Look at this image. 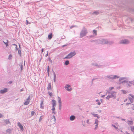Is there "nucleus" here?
<instances>
[{
	"label": "nucleus",
	"mask_w": 134,
	"mask_h": 134,
	"mask_svg": "<svg viewBox=\"0 0 134 134\" xmlns=\"http://www.w3.org/2000/svg\"><path fill=\"white\" fill-rule=\"evenodd\" d=\"M88 33L87 30L85 27H83L81 31L80 34V38H82L84 36L86 35V34Z\"/></svg>",
	"instance_id": "obj_1"
},
{
	"label": "nucleus",
	"mask_w": 134,
	"mask_h": 134,
	"mask_svg": "<svg viewBox=\"0 0 134 134\" xmlns=\"http://www.w3.org/2000/svg\"><path fill=\"white\" fill-rule=\"evenodd\" d=\"M76 54L75 52H71L68 54L66 57L64 58V59H69Z\"/></svg>",
	"instance_id": "obj_2"
},
{
	"label": "nucleus",
	"mask_w": 134,
	"mask_h": 134,
	"mask_svg": "<svg viewBox=\"0 0 134 134\" xmlns=\"http://www.w3.org/2000/svg\"><path fill=\"white\" fill-rule=\"evenodd\" d=\"M107 39H102L98 40V44H108Z\"/></svg>",
	"instance_id": "obj_3"
},
{
	"label": "nucleus",
	"mask_w": 134,
	"mask_h": 134,
	"mask_svg": "<svg viewBox=\"0 0 134 134\" xmlns=\"http://www.w3.org/2000/svg\"><path fill=\"white\" fill-rule=\"evenodd\" d=\"M106 77L108 78L109 79H111V80H113L116 78H120L119 76H118L116 75H114L113 77V76L112 75H110V76H105Z\"/></svg>",
	"instance_id": "obj_4"
},
{
	"label": "nucleus",
	"mask_w": 134,
	"mask_h": 134,
	"mask_svg": "<svg viewBox=\"0 0 134 134\" xmlns=\"http://www.w3.org/2000/svg\"><path fill=\"white\" fill-rule=\"evenodd\" d=\"M129 41L126 39L121 40L119 42L120 44H129Z\"/></svg>",
	"instance_id": "obj_5"
},
{
	"label": "nucleus",
	"mask_w": 134,
	"mask_h": 134,
	"mask_svg": "<svg viewBox=\"0 0 134 134\" xmlns=\"http://www.w3.org/2000/svg\"><path fill=\"white\" fill-rule=\"evenodd\" d=\"M71 87V86L69 85V84H66V86L64 87V88L65 89L68 91H71L72 90V88H69V87Z\"/></svg>",
	"instance_id": "obj_6"
},
{
	"label": "nucleus",
	"mask_w": 134,
	"mask_h": 134,
	"mask_svg": "<svg viewBox=\"0 0 134 134\" xmlns=\"http://www.w3.org/2000/svg\"><path fill=\"white\" fill-rule=\"evenodd\" d=\"M8 89L7 88H5L4 89L1 90L0 91V93L1 94H4L8 91Z\"/></svg>",
	"instance_id": "obj_7"
},
{
	"label": "nucleus",
	"mask_w": 134,
	"mask_h": 134,
	"mask_svg": "<svg viewBox=\"0 0 134 134\" xmlns=\"http://www.w3.org/2000/svg\"><path fill=\"white\" fill-rule=\"evenodd\" d=\"M116 93V92H115V91H112L110 93H111V94L109 95L111 97H114V99L116 98V96H115L114 94V93Z\"/></svg>",
	"instance_id": "obj_8"
},
{
	"label": "nucleus",
	"mask_w": 134,
	"mask_h": 134,
	"mask_svg": "<svg viewBox=\"0 0 134 134\" xmlns=\"http://www.w3.org/2000/svg\"><path fill=\"white\" fill-rule=\"evenodd\" d=\"M18 125L19 127L20 128L21 130H24L23 127L20 122H18Z\"/></svg>",
	"instance_id": "obj_9"
},
{
	"label": "nucleus",
	"mask_w": 134,
	"mask_h": 134,
	"mask_svg": "<svg viewBox=\"0 0 134 134\" xmlns=\"http://www.w3.org/2000/svg\"><path fill=\"white\" fill-rule=\"evenodd\" d=\"M43 99L41 100V103L40 104V108H41L43 109L44 108V107L43 105Z\"/></svg>",
	"instance_id": "obj_10"
},
{
	"label": "nucleus",
	"mask_w": 134,
	"mask_h": 134,
	"mask_svg": "<svg viewBox=\"0 0 134 134\" xmlns=\"http://www.w3.org/2000/svg\"><path fill=\"white\" fill-rule=\"evenodd\" d=\"M53 37V34L52 33H50L48 35V38L49 40H51Z\"/></svg>",
	"instance_id": "obj_11"
},
{
	"label": "nucleus",
	"mask_w": 134,
	"mask_h": 134,
	"mask_svg": "<svg viewBox=\"0 0 134 134\" xmlns=\"http://www.w3.org/2000/svg\"><path fill=\"white\" fill-rule=\"evenodd\" d=\"M75 119V117L74 115H71L70 117V119L71 121H73Z\"/></svg>",
	"instance_id": "obj_12"
},
{
	"label": "nucleus",
	"mask_w": 134,
	"mask_h": 134,
	"mask_svg": "<svg viewBox=\"0 0 134 134\" xmlns=\"http://www.w3.org/2000/svg\"><path fill=\"white\" fill-rule=\"evenodd\" d=\"M52 71L53 74L54 75V78H53V80H54V82H55L56 81V74L54 72V71L53 70H52Z\"/></svg>",
	"instance_id": "obj_13"
},
{
	"label": "nucleus",
	"mask_w": 134,
	"mask_h": 134,
	"mask_svg": "<svg viewBox=\"0 0 134 134\" xmlns=\"http://www.w3.org/2000/svg\"><path fill=\"white\" fill-rule=\"evenodd\" d=\"M52 106H55L56 105V102L55 100L53 99L52 100Z\"/></svg>",
	"instance_id": "obj_14"
},
{
	"label": "nucleus",
	"mask_w": 134,
	"mask_h": 134,
	"mask_svg": "<svg viewBox=\"0 0 134 134\" xmlns=\"http://www.w3.org/2000/svg\"><path fill=\"white\" fill-rule=\"evenodd\" d=\"M12 130L11 129H8L6 130V132L7 133H8L9 134H10L11 133V131H12Z\"/></svg>",
	"instance_id": "obj_15"
},
{
	"label": "nucleus",
	"mask_w": 134,
	"mask_h": 134,
	"mask_svg": "<svg viewBox=\"0 0 134 134\" xmlns=\"http://www.w3.org/2000/svg\"><path fill=\"white\" fill-rule=\"evenodd\" d=\"M93 65H94L96 66H98L99 68H100V66H102L101 65H99L98 64L96 63H94L92 64Z\"/></svg>",
	"instance_id": "obj_16"
},
{
	"label": "nucleus",
	"mask_w": 134,
	"mask_h": 134,
	"mask_svg": "<svg viewBox=\"0 0 134 134\" xmlns=\"http://www.w3.org/2000/svg\"><path fill=\"white\" fill-rule=\"evenodd\" d=\"M69 60H66L64 63V64L65 65H67L69 64Z\"/></svg>",
	"instance_id": "obj_17"
},
{
	"label": "nucleus",
	"mask_w": 134,
	"mask_h": 134,
	"mask_svg": "<svg viewBox=\"0 0 134 134\" xmlns=\"http://www.w3.org/2000/svg\"><path fill=\"white\" fill-rule=\"evenodd\" d=\"M49 72H50V68L49 66H48L47 67V72L48 73V76H49Z\"/></svg>",
	"instance_id": "obj_18"
},
{
	"label": "nucleus",
	"mask_w": 134,
	"mask_h": 134,
	"mask_svg": "<svg viewBox=\"0 0 134 134\" xmlns=\"http://www.w3.org/2000/svg\"><path fill=\"white\" fill-rule=\"evenodd\" d=\"M51 89V83H49L48 84V86L47 87L48 90H49Z\"/></svg>",
	"instance_id": "obj_19"
},
{
	"label": "nucleus",
	"mask_w": 134,
	"mask_h": 134,
	"mask_svg": "<svg viewBox=\"0 0 134 134\" xmlns=\"http://www.w3.org/2000/svg\"><path fill=\"white\" fill-rule=\"evenodd\" d=\"M108 44H109L110 45L114 43L113 41H108L107 40Z\"/></svg>",
	"instance_id": "obj_20"
},
{
	"label": "nucleus",
	"mask_w": 134,
	"mask_h": 134,
	"mask_svg": "<svg viewBox=\"0 0 134 134\" xmlns=\"http://www.w3.org/2000/svg\"><path fill=\"white\" fill-rule=\"evenodd\" d=\"M93 34L95 36H96L97 35V30H93Z\"/></svg>",
	"instance_id": "obj_21"
},
{
	"label": "nucleus",
	"mask_w": 134,
	"mask_h": 134,
	"mask_svg": "<svg viewBox=\"0 0 134 134\" xmlns=\"http://www.w3.org/2000/svg\"><path fill=\"white\" fill-rule=\"evenodd\" d=\"M58 103L59 104H62L61 100L60 98L59 97H58Z\"/></svg>",
	"instance_id": "obj_22"
},
{
	"label": "nucleus",
	"mask_w": 134,
	"mask_h": 134,
	"mask_svg": "<svg viewBox=\"0 0 134 134\" xmlns=\"http://www.w3.org/2000/svg\"><path fill=\"white\" fill-rule=\"evenodd\" d=\"M30 101L26 100L24 103L25 105H27L29 104Z\"/></svg>",
	"instance_id": "obj_23"
},
{
	"label": "nucleus",
	"mask_w": 134,
	"mask_h": 134,
	"mask_svg": "<svg viewBox=\"0 0 134 134\" xmlns=\"http://www.w3.org/2000/svg\"><path fill=\"white\" fill-rule=\"evenodd\" d=\"M5 122L6 123V124L7 125L10 123V122L8 120H5Z\"/></svg>",
	"instance_id": "obj_24"
},
{
	"label": "nucleus",
	"mask_w": 134,
	"mask_h": 134,
	"mask_svg": "<svg viewBox=\"0 0 134 134\" xmlns=\"http://www.w3.org/2000/svg\"><path fill=\"white\" fill-rule=\"evenodd\" d=\"M91 42H96V43L98 44V40H91Z\"/></svg>",
	"instance_id": "obj_25"
},
{
	"label": "nucleus",
	"mask_w": 134,
	"mask_h": 134,
	"mask_svg": "<svg viewBox=\"0 0 134 134\" xmlns=\"http://www.w3.org/2000/svg\"><path fill=\"white\" fill-rule=\"evenodd\" d=\"M18 54L20 56H21V51L20 49H19L18 50Z\"/></svg>",
	"instance_id": "obj_26"
},
{
	"label": "nucleus",
	"mask_w": 134,
	"mask_h": 134,
	"mask_svg": "<svg viewBox=\"0 0 134 134\" xmlns=\"http://www.w3.org/2000/svg\"><path fill=\"white\" fill-rule=\"evenodd\" d=\"M99 14V12L98 11H94L93 13V14H94L96 15H98Z\"/></svg>",
	"instance_id": "obj_27"
},
{
	"label": "nucleus",
	"mask_w": 134,
	"mask_h": 134,
	"mask_svg": "<svg viewBox=\"0 0 134 134\" xmlns=\"http://www.w3.org/2000/svg\"><path fill=\"white\" fill-rule=\"evenodd\" d=\"M128 82H129V83H130L132 85L133 84V85H134V80L131 81H128Z\"/></svg>",
	"instance_id": "obj_28"
},
{
	"label": "nucleus",
	"mask_w": 134,
	"mask_h": 134,
	"mask_svg": "<svg viewBox=\"0 0 134 134\" xmlns=\"http://www.w3.org/2000/svg\"><path fill=\"white\" fill-rule=\"evenodd\" d=\"M96 102H97V104L98 105H100L101 104V103L100 102L99 100V99H97L96 101Z\"/></svg>",
	"instance_id": "obj_29"
},
{
	"label": "nucleus",
	"mask_w": 134,
	"mask_h": 134,
	"mask_svg": "<svg viewBox=\"0 0 134 134\" xmlns=\"http://www.w3.org/2000/svg\"><path fill=\"white\" fill-rule=\"evenodd\" d=\"M129 99L131 102L132 103L133 102V99L129 97Z\"/></svg>",
	"instance_id": "obj_30"
},
{
	"label": "nucleus",
	"mask_w": 134,
	"mask_h": 134,
	"mask_svg": "<svg viewBox=\"0 0 134 134\" xmlns=\"http://www.w3.org/2000/svg\"><path fill=\"white\" fill-rule=\"evenodd\" d=\"M128 121L129 122V123H128V124L129 125H132L133 121Z\"/></svg>",
	"instance_id": "obj_31"
},
{
	"label": "nucleus",
	"mask_w": 134,
	"mask_h": 134,
	"mask_svg": "<svg viewBox=\"0 0 134 134\" xmlns=\"http://www.w3.org/2000/svg\"><path fill=\"white\" fill-rule=\"evenodd\" d=\"M8 40H7V42H5L4 41H3V42L5 44L6 47H8L9 46L8 44Z\"/></svg>",
	"instance_id": "obj_32"
},
{
	"label": "nucleus",
	"mask_w": 134,
	"mask_h": 134,
	"mask_svg": "<svg viewBox=\"0 0 134 134\" xmlns=\"http://www.w3.org/2000/svg\"><path fill=\"white\" fill-rule=\"evenodd\" d=\"M111 97L109 95H108V96L106 97V98L108 100H109L110 98H111Z\"/></svg>",
	"instance_id": "obj_33"
},
{
	"label": "nucleus",
	"mask_w": 134,
	"mask_h": 134,
	"mask_svg": "<svg viewBox=\"0 0 134 134\" xmlns=\"http://www.w3.org/2000/svg\"><path fill=\"white\" fill-rule=\"evenodd\" d=\"M128 81H126L125 80L122 81H121V83H122L123 84L125 82L126 83H128Z\"/></svg>",
	"instance_id": "obj_34"
},
{
	"label": "nucleus",
	"mask_w": 134,
	"mask_h": 134,
	"mask_svg": "<svg viewBox=\"0 0 134 134\" xmlns=\"http://www.w3.org/2000/svg\"><path fill=\"white\" fill-rule=\"evenodd\" d=\"M55 106H52V109H51V110H52L53 111H54L55 110Z\"/></svg>",
	"instance_id": "obj_35"
},
{
	"label": "nucleus",
	"mask_w": 134,
	"mask_h": 134,
	"mask_svg": "<svg viewBox=\"0 0 134 134\" xmlns=\"http://www.w3.org/2000/svg\"><path fill=\"white\" fill-rule=\"evenodd\" d=\"M98 120L97 119H96L95 120V122L94 124H98Z\"/></svg>",
	"instance_id": "obj_36"
},
{
	"label": "nucleus",
	"mask_w": 134,
	"mask_h": 134,
	"mask_svg": "<svg viewBox=\"0 0 134 134\" xmlns=\"http://www.w3.org/2000/svg\"><path fill=\"white\" fill-rule=\"evenodd\" d=\"M59 110H60L62 108V104H59Z\"/></svg>",
	"instance_id": "obj_37"
},
{
	"label": "nucleus",
	"mask_w": 134,
	"mask_h": 134,
	"mask_svg": "<svg viewBox=\"0 0 134 134\" xmlns=\"http://www.w3.org/2000/svg\"><path fill=\"white\" fill-rule=\"evenodd\" d=\"M35 112L34 111H32L31 112V116H33Z\"/></svg>",
	"instance_id": "obj_38"
},
{
	"label": "nucleus",
	"mask_w": 134,
	"mask_h": 134,
	"mask_svg": "<svg viewBox=\"0 0 134 134\" xmlns=\"http://www.w3.org/2000/svg\"><path fill=\"white\" fill-rule=\"evenodd\" d=\"M126 78L125 77H121V78H120L119 79L120 80V81H122V80L125 79Z\"/></svg>",
	"instance_id": "obj_39"
},
{
	"label": "nucleus",
	"mask_w": 134,
	"mask_h": 134,
	"mask_svg": "<svg viewBox=\"0 0 134 134\" xmlns=\"http://www.w3.org/2000/svg\"><path fill=\"white\" fill-rule=\"evenodd\" d=\"M129 82H128V83H126V85H127V86H128L129 87H131L132 86V85L130 83H129Z\"/></svg>",
	"instance_id": "obj_40"
},
{
	"label": "nucleus",
	"mask_w": 134,
	"mask_h": 134,
	"mask_svg": "<svg viewBox=\"0 0 134 134\" xmlns=\"http://www.w3.org/2000/svg\"><path fill=\"white\" fill-rule=\"evenodd\" d=\"M121 91L124 94H126L127 93L126 91L125 90H121Z\"/></svg>",
	"instance_id": "obj_41"
},
{
	"label": "nucleus",
	"mask_w": 134,
	"mask_h": 134,
	"mask_svg": "<svg viewBox=\"0 0 134 134\" xmlns=\"http://www.w3.org/2000/svg\"><path fill=\"white\" fill-rule=\"evenodd\" d=\"M112 125L113 127H114L115 128V129H118L117 127H116L115 125L112 124Z\"/></svg>",
	"instance_id": "obj_42"
},
{
	"label": "nucleus",
	"mask_w": 134,
	"mask_h": 134,
	"mask_svg": "<svg viewBox=\"0 0 134 134\" xmlns=\"http://www.w3.org/2000/svg\"><path fill=\"white\" fill-rule=\"evenodd\" d=\"M42 116H40V117L39 118V122H40L41 121L42 119Z\"/></svg>",
	"instance_id": "obj_43"
},
{
	"label": "nucleus",
	"mask_w": 134,
	"mask_h": 134,
	"mask_svg": "<svg viewBox=\"0 0 134 134\" xmlns=\"http://www.w3.org/2000/svg\"><path fill=\"white\" fill-rule=\"evenodd\" d=\"M12 57V55L11 54H10L9 55L8 59H10Z\"/></svg>",
	"instance_id": "obj_44"
},
{
	"label": "nucleus",
	"mask_w": 134,
	"mask_h": 134,
	"mask_svg": "<svg viewBox=\"0 0 134 134\" xmlns=\"http://www.w3.org/2000/svg\"><path fill=\"white\" fill-rule=\"evenodd\" d=\"M48 60L51 62V63H52V61L51 60V58L49 57H48Z\"/></svg>",
	"instance_id": "obj_45"
},
{
	"label": "nucleus",
	"mask_w": 134,
	"mask_h": 134,
	"mask_svg": "<svg viewBox=\"0 0 134 134\" xmlns=\"http://www.w3.org/2000/svg\"><path fill=\"white\" fill-rule=\"evenodd\" d=\"M48 92L49 94V96L50 97H52V94L49 92Z\"/></svg>",
	"instance_id": "obj_46"
},
{
	"label": "nucleus",
	"mask_w": 134,
	"mask_h": 134,
	"mask_svg": "<svg viewBox=\"0 0 134 134\" xmlns=\"http://www.w3.org/2000/svg\"><path fill=\"white\" fill-rule=\"evenodd\" d=\"M107 92L106 93V94H107V93H110V91H109V90H107Z\"/></svg>",
	"instance_id": "obj_47"
},
{
	"label": "nucleus",
	"mask_w": 134,
	"mask_h": 134,
	"mask_svg": "<svg viewBox=\"0 0 134 134\" xmlns=\"http://www.w3.org/2000/svg\"><path fill=\"white\" fill-rule=\"evenodd\" d=\"M26 23L27 25H28V24H30L31 23H30L27 20H26Z\"/></svg>",
	"instance_id": "obj_48"
},
{
	"label": "nucleus",
	"mask_w": 134,
	"mask_h": 134,
	"mask_svg": "<svg viewBox=\"0 0 134 134\" xmlns=\"http://www.w3.org/2000/svg\"><path fill=\"white\" fill-rule=\"evenodd\" d=\"M68 44H69L67 43L65 44V45H63L62 46V47H65V46H68Z\"/></svg>",
	"instance_id": "obj_49"
},
{
	"label": "nucleus",
	"mask_w": 134,
	"mask_h": 134,
	"mask_svg": "<svg viewBox=\"0 0 134 134\" xmlns=\"http://www.w3.org/2000/svg\"><path fill=\"white\" fill-rule=\"evenodd\" d=\"M17 47V45H16V46H15V51H17L18 50V48Z\"/></svg>",
	"instance_id": "obj_50"
},
{
	"label": "nucleus",
	"mask_w": 134,
	"mask_h": 134,
	"mask_svg": "<svg viewBox=\"0 0 134 134\" xmlns=\"http://www.w3.org/2000/svg\"><path fill=\"white\" fill-rule=\"evenodd\" d=\"M131 131H134V126H133V127H131Z\"/></svg>",
	"instance_id": "obj_51"
},
{
	"label": "nucleus",
	"mask_w": 134,
	"mask_h": 134,
	"mask_svg": "<svg viewBox=\"0 0 134 134\" xmlns=\"http://www.w3.org/2000/svg\"><path fill=\"white\" fill-rule=\"evenodd\" d=\"M20 69L21 71L23 69V66L22 64H21L20 66Z\"/></svg>",
	"instance_id": "obj_52"
},
{
	"label": "nucleus",
	"mask_w": 134,
	"mask_h": 134,
	"mask_svg": "<svg viewBox=\"0 0 134 134\" xmlns=\"http://www.w3.org/2000/svg\"><path fill=\"white\" fill-rule=\"evenodd\" d=\"M30 98V96H29L28 97L27 99H26V100L29 101Z\"/></svg>",
	"instance_id": "obj_53"
},
{
	"label": "nucleus",
	"mask_w": 134,
	"mask_h": 134,
	"mask_svg": "<svg viewBox=\"0 0 134 134\" xmlns=\"http://www.w3.org/2000/svg\"><path fill=\"white\" fill-rule=\"evenodd\" d=\"M114 88V87H110L109 88V91H110L111 90H112Z\"/></svg>",
	"instance_id": "obj_54"
},
{
	"label": "nucleus",
	"mask_w": 134,
	"mask_h": 134,
	"mask_svg": "<svg viewBox=\"0 0 134 134\" xmlns=\"http://www.w3.org/2000/svg\"><path fill=\"white\" fill-rule=\"evenodd\" d=\"M121 81H120V79H119V84H121L122 83H121Z\"/></svg>",
	"instance_id": "obj_55"
},
{
	"label": "nucleus",
	"mask_w": 134,
	"mask_h": 134,
	"mask_svg": "<svg viewBox=\"0 0 134 134\" xmlns=\"http://www.w3.org/2000/svg\"><path fill=\"white\" fill-rule=\"evenodd\" d=\"M98 115V114H93V115L94 116V117H96L97 116V115Z\"/></svg>",
	"instance_id": "obj_56"
},
{
	"label": "nucleus",
	"mask_w": 134,
	"mask_h": 134,
	"mask_svg": "<svg viewBox=\"0 0 134 134\" xmlns=\"http://www.w3.org/2000/svg\"><path fill=\"white\" fill-rule=\"evenodd\" d=\"M3 117V115L1 114L0 113V118Z\"/></svg>",
	"instance_id": "obj_57"
},
{
	"label": "nucleus",
	"mask_w": 134,
	"mask_h": 134,
	"mask_svg": "<svg viewBox=\"0 0 134 134\" xmlns=\"http://www.w3.org/2000/svg\"><path fill=\"white\" fill-rule=\"evenodd\" d=\"M94 37V36L93 35H90L89 36V37L90 38L93 37Z\"/></svg>",
	"instance_id": "obj_58"
},
{
	"label": "nucleus",
	"mask_w": 134,
	"mask_h": 134,
	"mask_svg": "<svg viewBox=\"0 0 134 134\" xmlns=\"http://www.w3.org/2000/svg\"><path fill=\"white\" fill-rule=\"evenodd\" d=\"M87 122L88 124H90V123H89V120L88 119L87 120Z\"/></svg>",
	"instance_id": "obj_59"
},
{
	"label": "nucleus",
	"mask_w": 134,
	"mask_h": 134,
	"mask_svg": "<svg viewBox=\"0 0 134 134\" xmlns=\"http://www.w3.org/2000/svg\"><path fill=\"white\" fill-rule=\"evenodd\" d=\"M13 82L12 81H9L8 82V83L9 84H11Z\"/></svg>",
	"instance_id": "obj_60"
},
{
	"label": "nucleus",
	"mask_w": 134,
	"mask_h": 134,
	"mask_svg": "<svg viewBox=\"0 0 134 134\" xmlns=\"http://www.w3.org/2000/svg\"><path fill=\"white\" fill-rule=\"evenodd\" d=\"M76 26H71L70 27V28L71 29H72V28H73V27H75Z\"/></svg>",
	"instance_id": "obj_61"
},
{
	"label": "nucleus",
	"mask_w": 134,
	"mask_h": 134,
	"mask_svg": "<svg viewBox=\"0 0 134 134\" xmlns=\"http://www.w3.org/2000/svg\"><path fill=\"white\" fill-rule=\"evenodd\" d=\"M47 52V54H46L45 55V57H47L48 55V51Z\"/></svg>",
	"instance_id": "obj_62"
},
{
	"label": "nucleus",
	"mask_w": 134,
	"mask_h": 134,
	"mask_svg": "<svg viewBox=\"0 0 134 134\" xmlns=\"http://www.w3.org/2000/svg\"><path fill=\"white\" fill-rule=\"evenodd\" d=\"M95 126L96 127V128H97L98 127V124H96Z\"/></svg>",
	"instance_id": "obj_63"
},
{
	"label": "nucleus",
	"mask_w": 134,
	"mask_h": 134,
	"mask_svg": "<svg viewBox=\"0 0 134 134\" xmlns=\"http://www.w3.org/2000/svg\"><path fill=\"white\" fill-rule=\"evenodd\" d=\"M97 111L99 112V113H100L101 112V110H97Z\"/></svg>",
	"instance_id": "obj_64"
}]
</instances>
